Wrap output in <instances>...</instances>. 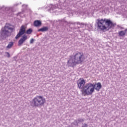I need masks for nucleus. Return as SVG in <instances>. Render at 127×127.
I'll return each mask as SVG.
<instances>
[{
    "label": "nucleus",
    "instance_id": "nucleus-1",
    "mask_svg": "<svg viewBox=\"0 0 127 127\" xmlns=\"http://www.w3.org/2000/svg\"><path fill=\"white\" fill-rule=\"evenodd\" d=\"M98 27L101 30H109L115 27L116 24L110 19H98L97 20Z\"/></svg>",
    "mask_w": 127,
    "mask_h": 127
},
{
    "label": "nucleus",
    "instance_id": "nucleus-2",
    "mask_svg": "<svg viewBox=\"0 0 127 127\" xmlns=\"http://www.w3.org/2000/svg\"><path fill=\"white\" fill-rule=\"evenodd\" d=\"M84 58L85 57L83 53H77L73 56H70V59L67 61V64H68L69 66L73 67V66H75L77 64H81L84 61Z\"/></svg>",
    "mask_w": 127,
    "mask_h": 127
},
{
    "label": "nucleus",
    "instance_id": "nucleus-3",
    "mask_svg": "<svg viewBox=\"0 0 127 127\" xmlns=\"http://www.w3.org/2000/svg\"><path fill=\"white\" fill-rule=\"evenodd\" d=\"M101 89H102V84L100 82H98L95 84L89 82L86 84V86L84 87L83 92L85 95L89 96L92 95L95 92V90L99 92Z\"/></svg>",
    "mask_w": 127,
    "mask_h": 127
},
{
    "label": "nucleus",
    "instance_id": "nucleus-4",
    "mask_svg": "<svg viewBox=\"0 0 127 127\" xmlns=\"http://www.w3.org/2000/svg\"><path fill=\"white\" fill-rule=\"evenodd\" d=\"M15 29L14 26L9 24L6 23L5 26L1 28L0 31V34L2 37L6 38L8 36V34L10 32H13Z\"/></svg>",
    "mask_w": 127,
    "mask_h": 127
},
{
    "label": "nucleus",
    "instance_id": "nucleus-5",
    "mask_svg": "<svg viewBox=\"0 0 127 127\" xmlns=\"http://www.w3.org/2000/svg\"><path fill=\"white\" fill-rule=\"evenodd\" d=\"M45 98L42 96H37L30 102V105L33 108L40 107V106H43L45 104Z\"/></svg>",
    "mask_w": 127,
    "mask_h": 127
},
{
    "label": "nucleus",
    "instance_id": "nucleus-6",
    "mask_svg": "<svg viewBox=\"0 0 127 127\" xmlns=\"http://www.w3.org/2000/svg\"><path fill=\"white\" fill-rule=\"evenodd\" d=\"M86 82H85V80L83 78H80L77 82V86L79 89H81V92L82 95H84V96H87V94H84L83 92H84V88H85L86 84Z\"/></svg>",
    "mask_w": 127,
    "mask_h": 127
},
{
    "label": "nucleus",
    "instance_id": "nucleus-7",
    "mask_svg": "<svg viewBox=\"0 0 127 127\" xmlns=\"http://www.w3.org/2000/svg\"><path fill=\"white\" fill-rule=\"evenodd\" d=\"M24 33H25V27L24 25H22L19 30V33L16 36L15 39H18V38H19L21 35H23Z\"/></svg>",
    "mask_w": 127,
    "mask_h": 127
},
{
    "label": "nucleus",
    "instance_id": "nucleus-8",
    "mask_svg": "<svg viewBox=\"0 0 127 127\" xmlns=\"http://www.w3.org/2000/svg\"><path fill=\"white\" fill-rule=\"evenodd\" d=\"M27 39V35H26V34L23 35L18 42V46H21V45L23 44V43L25 42V41H26Z\"/></svg>",
    "mask_w": 127,
    "mask_h": 127
},
{
    "label": "nucleus",
    "instance_id": "nucleus-9",
    "mask_svg": "<svg viewBox=\"0 0 127 127\" xmlns=\"http://www.w3.org/2000/svg\"><path fill=\"white\" fill-rule=\"evenodd\" d=\"M38 32H45V31H48V27H43L38 30Z\"/></svg>",
    "mask_w": 127,
    "mask_h": 127
},
{
    "label": "nucleus",
    "instance_id": "nucleus-10",
    "mask_svg": "<svg viewBox=\"0 0 127 127\" xmlns=\"http://www.w3.org/2000/svg\"><path fill=\"white\" fill-rule=\"evenodd\" d=\"M41 24H42L41 21L39 20H36L34 22V26H36V27L40 26Z\"/></svg>",
    "mask_w": 127,
    "mask_h": 127
},
{
    "label": "nucleus",
    "instance_id": "nucleus-11",
    "mask_svg": "<svg viewBox=\"0 0 127 127\" xmlns=\"http://www.w3.org/2000/svg\"><path fill=\"white\" fill-rule=\"evenodd\" d=\"M119 35L121 37H123V36H125V35H126V32H125V31H121L119 32Z\"/></svg>",
    "mask_w": 127,
    "mask_h": 127
},
{
    "label": "nucleus",
    "instance_id": "nucleus-12",
    "mask_svg": "<svg viewBox=\"0 0 127 127\" xmlns=\"http://www.w3.org/2000/svg\"><path fill=\"white\" fill-rule=\"evenodd\" d=\"M12 46H13V42H10L7 46V48H8V49H10Z\"/></svg>",
    "mask_w": 127,
    "mask_h": 127
},
{
    "label": "nucleus",
    "instance_id": "nucleus-13",
    "mask_svg": "<svg viewBox=\"0 0 127 127\" xmlns=\"http://www.w3.org/2000/svg\"><path fill=\"white\" fill-rule=\"evenodd\" d=\"M50 7H51L50 8L51 10H54V9H56V8H57V4L51 5Z\"/></svg>",
    "mask_w": 127,
    "mask_h": 127
},
{
    "label": "nucleus",
    "instance_id": "nucleus-14",
    "mask_svg": "<svg viewBox=\"0 0 127 127\" xmlns=\"http://www.w3.org/2000/svg\"><path fill=\"white\" fill-rule=\"evenodd\" d=\"M79 124H80V122H79L78 119L75 120L73 123L74 126H76V127H78V126H79Z\"/></svg>",
    "mask_w": 127,
    "mask_h": 127
},
{
    "label": "nucleus",
    "instance_id": "nucleus-15",
    "mask_svg": "<svg viewBox=\"0 0 127 127\" xmlns=\"http://www.w3.org/2000/svg\"><path fill=\"white\" fill-rule=\"evenodd\" d=\"M32 33V29H29L26 31V33L27 34H31V33Z\"/></svg>",
    "mask_w": 127,
    "mask_h": 127
},
{
    "label": "nucleus",
    "instance_id": "nucleus-16",
    "mask_svg": "<svg viewBox=\"0 0 127 127\" xmlns=\"http://www.w3.org/2000/svg\"><path fill=\"white\" fill-rule=\"evenodd\" d=\"M78 121L79 122V124H80V123H83V122H84V121H85L84 118H82V119L78 118Z\"/></svg>",
    "mask_w": 127,
    "mask_h": 127
},
{
    "label": "nucleus",
    "instance_id": "nucleus-17",
    "mask_svg": "<svg viewBox=\"0 0 127 127\" xmlns=\"http://www.w3.org/2000/svg\"><path fill=\"white\" fill-rule=\"evenodd\" d=\"M81 127H88V124H82V126Z\"/></svg>",
    "mask_w": 127,
    "mask_h": 127
},
{
    "label": "nucleus",
    "instance_id": "nucleus-18",
    "mask_svg": "<svg viewBox=\"0 0 127 127\" xmlns=\"http://www.w3.org/2000/svg\"><path fill=\"white\" fill-rule=\"evenodd\" d=\"M71 24H79V25L81 24V23L79 22H76L75 23H71Z\"/></svg>",
    "mask_w": 127,
    "mask_h": 127
},
{
    "label": "nucleus",
    "instance_id": "nucleus-19",
    "mask_svg": "<svg viewBox=\"0 0 127 127\" xmlns=\"http://www.w3.org/2000/svg\"><path fill=\"white\" fill-rule=\"evenodd\" d=\"M33 42H34V39H31L30 41V44H33Z\"/></svg>",
    "mask_w": 127,
    "mask_h": 127
},
{
    "label": "nucleus",
    "instance_id": "nucleus-20",
    "mask_svg": "<svg viewBox=\"0 0 127 127\" xmlns=\"http://www.w3.org/2000/svg\"><path fill=\"white\" fill-rule=\"evenodd\" d=\"M6 57H7V58H9V57H10V55L9 54V53H6Z\"/></svg>",
    "mask_w": 127,
    "mask_h": 127
},
{
    "label": "nucleus",
    "instance_id": "nucleus-21",
    "mask_svg": "<svg viewBox=\"0 0 127 127\" xmlns=\"http://www.w3.org/2000/svg\"><path fill=\"white\" fill-rule=\"evenodd\" d=\"M80 25L81 27H84V25H86V24L83 23H81Z\"/></svg>",
    "mask_w": 127,
    "mask_h": 127
},
{
    "label": "nucleus",
    "instance_id": "nucleus-22",
    "mask_svg": "<svg viewBox=\"0 0 127 127\" xmlns=\"http://www.w3.org/2000/svg\"><path fill=\"white\" fill-rule=\"evenodd\" d=\"M18 5V4H16V5Z\"/></svg>",
    "mask_w": 127,
    "mask_h": 127
},
{
    "label": "nucleus",
    "instance_id": "nucleus-23",
    "mask_svg": "<svg viewBox=\"0 0 127 127\" xmlns=\"http://www.w3.org/2000/svg\"><path fill=\"white\" fill-rule=\"evenodd\" d=\"M24 5H23L22 6H23Z\"/></svg>",
    "mask_w": 127,
    "mask_h": 127
}]
</instances>
